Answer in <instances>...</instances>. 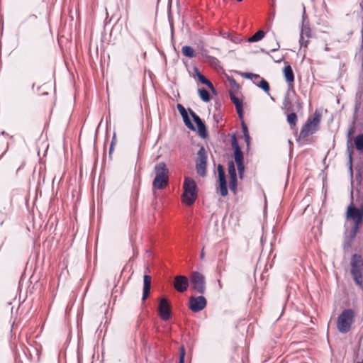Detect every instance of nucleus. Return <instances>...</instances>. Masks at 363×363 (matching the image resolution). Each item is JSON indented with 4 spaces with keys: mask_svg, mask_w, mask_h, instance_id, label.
I'll return each mask as SVG.
<instances>
[{
    "mask_svg": "<svg viewBox=\"0 0 363 363\" xmlns=\"http://www.w3.org/2000/svg\"><path fill=\"white\" fill-rule=\"evenodd\" d=\"M347 217L354 220V225L348 235H346L343 242V248L345 250H349L352 247V243L354 240L359 225L363 220V207L357 208L352 205L349 206L347 211Z\"/></svg>",
    "mask_w": 363,
    "mask_h": 363,
    "instance_id": "f257e3e1",
    "label": "nucleus"
},
{
    "mask_svg": "<svg viewBox=\"0 0 363 363\" xmlns=\"http://www.w3.org/2000/svg\"><path fill=\"white\" fill-rule=\"evenodd\" d=\"M155 177L152 181V189H163L169 184V169L164 162L157 163L153 171Z\"/></svg>",
    "mask_w": 363,
    "mask_h": 363,
    "instance_id": "f03ea898",
    "label": "nucleus"
},
{
    "mask_svg": "<svg viewBox=\"0 0 363 363\" xmlns=\"http://www.w3.org/2000/svg\"><path fill=\"white\" fill-rule=\"evenodd\" d=\"M182 201L186 206H191L197 199V186L190 177H185L183 184Z\"/></svg>",
    "mask_w": 363,
    "mask_h": 363,
    "instance_id": "7ed1b4c3",
    "label": "nucleus"
},
{
    "mask_svg": "<svg viewBox=\"0 0 363 363\" xmlns=\"http://www.w3.org/2000/svg\"><path fill=\"white\" fill-rule=\"evenodd\" d=\"M351 274L357 286L363 289V259L354 254L351 259Z\"/></svg>",
    "mask_w": 363,
    "mask_h": 363,
    "instance_id": "20e7f679",
    "label": "nucleus"
},
{
    "mask_svg": "<svg viewBox=\"0 0 363 363\" xmlns=\"http://www.w3.org/2000/svg\"><path fill=\"white\" fill-rule=\"evenodd\" d=\"M354 318V311L352 309H344L339 315L337 320V328L340 333L345 334L351 329Z\"/></svg>",
    "mask_w": 363,
    "mask_h": 363,
    "instance_id": "39448f33",
    "label": "nucleus"
},
{
    "mask_svg": "<svg viewBox=\"0 0 363 363\" xmlns=\"http://www.w3.org/2000/svg\"><path fill=\"white\" fill-rule=\"evenodd\" d=\"M320 122V114L318 111H315L313 113V118H308L302 126L300 131V136L304 138L315 133L318 130Z\"/></svg>",
    "mask_w": 363,
    "mask_h": 363,
    "instance_id": "423d86ee",
    "label": "nucleus"
},
{
    "mask_svg": "<svg viewBox=\"0 0 363 363\" xmlns=\"http://www.w3.org/2000/svg\"><path fill=\"white\" fill-rule=\"evenodd\" d=\"M189 283L194 290L201 294L206 291V279L201 273L194 271L191 273L189 277Z\"/></svg>",
    "mask_w": 363,
    "mask_h": 363,
    "instance_id": "0eeeda50",
    "label": "nucleus"
},
{
    "mask_svg": "<svg viewBox=\"0 0 363 363\" xmlns=\"http://www.w3.org/2000/svg\"><path fill=\"white\" fill-rule=\"evenodd\" d=\"M197 155L199 158L196 163V173L204 177L206 176L207 155L203 146L199 148Z\"/></svg>",
    "mask_w": 363,
    "mask_h": 363,
    "instance_id": "6e6552de",
    "label": "nucleus"
},
{
    "mask_svg": "<svg viewBox=\"0 0 363 363\" xmlns=\"http://www.w3.org/2000/svg\"><path fill=\"white\" fill-rule=\"evenodd\" d=\"M207 301L203 296H191L189 301V308L193 312L202 311L206 306Z\"/></svg>",
    "mask_w": 363,
    "mask_h": 363,
    "instance_id": "1a4fd4ad",
    "label": "nucleus"
},
{
    "mask_svg": "<svg viewBox=\"0 0 363 363\" xmlns=\"http://www.w3.org/2000/svg\"><path fill=\"white\" fill-rule=\"evenodd\" d=\"M217 169L220 192L222 196H225L228 194V186L225 170L223 165L220 164H218Z\"/></svg>",
    "mask_w": 363,
    "mask_h": 363,
    "instance_id": "9d476101",
    "label": "nucleus"
},
{
    "mask_svg": "<svg viewBox=\"0 0 363 363\" xmlns=\"http://www.w3.org/2000/svg\"><path fill=\"white\" fill-rule=\"evenodd\" d=\"M159 315L163 320H167L171 317L170 304L167 298H162L158 306Z\"/></svg>",
    "mask_w": 363,
    "mask_h": 363,
    "instance_id": "9b49d317",
    "label": "nucleus"
},
{
    "mask_svg": "<svg viewBox=\"0 0 363 363\" xmlns=\"http://www.w3.org/2000/svg\"><path fill=\"white\" fill-rule=\"evenodd\" d=\"M189 285V279L183 275L176 276L174 277V287L180 293L186 291Z\"/></svg>",
    "mask_w": 363,
    "mask_h": 363,
    "instance_id": "f8f14e48",
    "label": "nucleus"
},
{
    "mask_svg": "<svg viewBox=\"0 0 363 363\" xmlns=\"http://www.w3.org/2000/svg\"><path fill=\"white\" fill-rule=\"evenodd\" d=\"M231 145L234 150V160L236 164L244 163L243 153L237 141L235 134L231 136Z\"/></svg>",
    "mask_w": 363,
    "mask_h": 363,
    "instance_id": "ddd939ff",
    "label": "nucleus"
},
{
    "mask_svg": "<svg viewBox=\"0 0 363 363\" xmlns=\"http://www.w3.org/2000/svg\"><path fill=\"white\" fill-rule=\"evenodd\" d=\"M312 37V33L311 28L305 26L303 23H302L300 38H299V44L300 47L306 48L309 43V39Z\"/></svg>",
    "mask_w": 363,
    "mask_h": 363,
    "instance_id": "4468645a",
    "label": "nucleus"
},
{
    "mask_svg": "<svg viewBox=\"0 0 363 363\" xmlns=\"http://www.w3.org/2000/svg\"><path fill=\"white\" fill-rule=\"evenodd\" d=\"M229 95L231 101L233 102V104L235 106V108L237 111V113L238 114V116L240 119L243 117V104L242 100L238 99L233 91H229Z\"/></svg>",
    "mask_w": 363,
    "mask_h": 363,
    "instance_id": "2eb2a0df",
    "label": "nucleus"
},
{
    "mask_svg": "<svg viewBox=\"0 0 363 363\" xmlns=\"http://www.w3.org/2000/svg\"><path fill=\"white\" fill-rule=\"evenodd\" d=\"M151 287V277L149 275H144L143 277V293L142 300L145 301L150 294Z\"/></svg>",
    "mask_w": 363,
    "mask_h": 363,
    "instance_id": "dca6fc26",
    "label": "nucleus"
},
{
    "mask_svg": "<svg viewBox=\"0 0 363 363\" xmlns=\"http://www.w3.org/2000/svg\"><path fill=\"white\" fill-rule=\"evenodd\" d=\"M282 110L285 113L294 111V104L292 103V101L290 99V94L289 91H287L284 95L283 104H282Z\"/></svg>",
    "mask_w": 363,
    "mask_h": 363,
    "instance_id": "f3484780",
    "label": "nucleus"
},
{
    "mask_svg": "<svg viewBox=\"0 0 363 363\" xmlns=\"http://www.w3.org/2000/svg\"><path fill=\"white\" fill-rule=\"evenodd\" d=\"M283 72L286 82L288 83L289 86H292V84L294 82V74L291 67L290 65L285 66Z\"/></svg>",
    "mask_w": 363,
    "mask_h": 363,
    "instance_id": "a211bd4d",
    "label": "nucleus"
},
{
    "mask_svg": "<svg viewBox=\"0 0 363 363\" xmlns=\"http://www.w3.org/2000/svg\"><path fill=\"white\" fill-rule=\"evenodd\" d=\"M353 132V129L351 128L348 130V133H347V137H348V140H347V155H348V160H347V164H348V166H349V169L350 171L352 170V150H351V147L349 145L350 141V138L351 137V135Z\"/></svg>",
    "mask_w": 363,
    "mask_h": 363,
    "instance_id": "6ab92c4d",
    "label": "nucleus"
},
{
    "mask_svg": "<svg viewBox=\"0 0 363 363\" xmlns=\"http://www.w3.org/2000/svg\"><path fill=\"white\" fill-rule=\"evenodd\" d=\"M256 80H258L259 82H254V84L257 87L262 89L265 93L269 94V83L263 78L259 76V78H256Z\"/></svg>",
    "mask_w": 363,
    "mask_h": 363,
    "instance_id": "aec40b11",
    "label": "nucleus"
},
{
    "mask_svg": "<svg viewBox=\"0 0 363 363\" xmlns=\"http://www.w3.org/2000/svg\"><path fill=\"white\" fill-rule=\"evenodd\" d=\"M193 70L200 83L206 86L211 84V82L200 72L196 67H194Z\"/></svg>",
    "mask_w": 363,
    "mask_h": 363,
    "instance_id": "412c9836",
    "label": "nucleus"
},
{
    "mask_svg": "<svg viewBox=\"0 0 363 363\" xmlns=\"http://www.w3.org/2000/svg\"><path fill=\"white\" fill-rule=\"evenodd\" d=\"M182 52L184 56L188 57L189 58H193L196 57L194 50L191 46L189 45L183 46L182 48Z\"/></svg>",
    "mask_w": 363,
    "mask_h": 363,
    "instance_id": "4be33fe9",
    "label": "nucleus"
},
{
    "mask_svg": "<svg viewBox=\"0 0 363 363\" xmlns=\"http://www.w3.org/2000/svg\"><path fill=\"white\" fill-rule=\"evenodd\" d=\"M265 33L263 30H259L252 36L247 39L248 42L254 43L261 40L264 37Z\"/></svg>",
    "mask_w": 363,
    "mask_h": 363,
    "instance_id": "5701e85b",
    "label": "nucleus"
},
{
    "mask_svg": "<svg viewBox=\"0 0 363 363\" xmlns=\"http://www.w3.org/2000/svg\"><path fill=\"white\" fill-rule=\"evenodd\" d=\"M198 93L201 99L204 102H208L211 100L210 94L205 89H199Z\"/></svg>",
    "mask_w": 363,
    "mask_h": 363,
    "instance_id": "b1692460",
    "label": "nucleus"
},
{
    "mask_svg": "<svg viewBox=\"0 0 363 363\" xmlns=\"http://www.w3.org/2000/svg\"><path fill=\"white\" fill-rule=\"evenodd\" d=\"M196 126H197L199 134L201 136V138H203V139L207 138L208 132H207V129H206V125L204 124V123L201 122V123H199L198 125H196Z\"/></svg>",
    "mask_w": 363,
    "mask_h": 363,
    "instance_id": "393cba45",
    "label": "nucleus"
},
{
    "mask_svg": "<svg viewBox=\"0 0 363 363\" xmlns=\"http://www.w3.org/2000/svg\"><path fill=\"white\" fill-rule=\"evenodd\" d=\"M354 145L359 151H363V133L357 135L354 140Z\"/></svg>",
    "mask_w": 363,
    "mask_h": 363,
    "instance_id": "a878e982",
    "label": "nucleus"
},
{
    "mask_svg": "<svg viewBox=\"0 0 363 363\" xmlns=\"http://www.w3.org/2000/svg\"><path fill=\"white\" fill-rule=\"evenodd\" d=\"M228 174H229L230 178H233V177H237L236 169H235L233 161L228 162Z\"/></svg>",
    "mask_w": 363,
    "mask_h": 363,
    "instance_id": "bb28decb",
    "label": "nucleus"
},
{
    "mask_svg": "<svg viewBox=\"0 0 363 363\" xmlns=\"http://www.w3.org/2000/svg\"><path fill=\"white\" fill-rule=\"evenodd\" d=\"M297 121V116L294 111H291L289 114L287 115V122L292 127L295 126Z\"/></svg>",
    "mask_w": 363,
    "mask_h": 363,
    "instance_id": "cd10ccee",
    "label": "nucleus"
},
{
    "mask_svg": "<svg viewBox=\"0 0 363 363\" xmlns=\"http://www.w3.org/2000/svg\"><path fill=\"white\" fill-rule=\"evenodd\" d=\"M183 118V121H184V123L185 124V125L189 128L191 130H195L196 128H195V126L194 125V124L191 123V120L189 119L188 115L182 117Z\"/></svg>",
    "mask_w": 363,
    "mask_h": 363,
    "instance_id": "c85d7f7f",
    "label": "nucleus"
},
{
    "mask_svg": "<svg viewBox=\"0 0 363 363\" xmlns=\"http://www.w3.org/2000/svg\"><path fill=\"white\" fill-rule=\"evenodd\" d=\"M183 118V121H184V123L185 124V125L189 128L191 130H195L196 128H195V126L194 125V124L191 123V120L189 119L188 115L182 117Z\"/></svg>",
    "mask_w": 363,
    "mask_h": 363,
    "instance_id": "c756f323",
    "label": "nucleus"
},
{
    "mask_svg": "<svg viewBox=\"0 0 363 363\" xmlns=\"http://www.w3.org/2000/svg\"><path fill=\"white\" fill-rule=\"evenodd\" d=\"M189 113L191 116L192 119L194 120V123H196V125H198L199 123L203 122L200 117L193 110L189 108Z\"/></svg>",
    "mask_w": 363,
    "mask_h": 363,
    "instance_id": "7c9ffc66",
    "label": "nucleus"
},
{
    "mask_svg": "<svg viewBox=\"0 0 363 363\" xmlns=\"http://www.w3.org/2000/svg\"><path fill=\"white\" fill-rule=\"evenodd\" d=\"M237 184H238L237 177L230 178L229 188L231 191L235 193Z\"/></svg>",
    "mask_w": 363,
    "mask_h": 363,
    "instance_id": "2f4dec72",
    "label": "nucleus"
},
{
    "mask_svg": "<svg viewBox=\"0 0 363 363\" xmlns=\"http://www.w3.org/2000/svg\"><path fill=\"white\" fill-rule=\"evenodd\" d=\"M186 355V351L184 345L179 347V357L178 363H184V359Z\"/></svg>",
    "mask_w": 363,
    "mask_h": 363,
    "instance_id": "473e14b6",
    "label": "nucleus"
},
{
    "mask_svg": "<svg viewBox=\"0 0 363 363\" xmlns=\"http://www.w3.org/2000/svg\"><path fill=\"white\" fill-rule=\"evenodd\" d=\"M236 165H237V169H238L239 177L240 179H242L243 178L244 172H245L244 163L236 164Z\"/></svg>",
    "mask_w": 363,
    "mask_h": 363,
    "instance_id": "72a5a7b5",
    "label": "nucleus"
},
{
    "mask_svg": "<svg viewBox=\"0 0 363 363\" xmlns=\"http://www.w3.org/2000/svg\"><path fill=\"white\" fill-rule=\"evenodd\" d=\"M177 107V109H178L179 113L181 114L182 117H184V116L188 115L186 110L182 104H178Z\"/></svg>",
    "mask_w": 363,
    "mask_h": 363,
    "instance_id": "f704fd0d",
    "label": "nucleus"
},
{
    "mask_svg": "<svg viewBox=\"0 0 363 363\" xmlns=\"http://www.w3.org/2000/svg\"><path fill=\"white\" fill-rule=\"evenodd\" d=\"M243 76H244V77H245L247 79H256V78H259V74L248 73V72L244 73Z\"/></svg>",
    "mask_w": 363,
    "mask_h": 363,
    "instance_id": "c9c22d12",
    "label": "nucleus"
},
{
    "mask_svg": "<svg viewBox=\"0 0 363 363\" xmlns=\"http://www.w3.org/2000/svg\"><path fill=\"white\" fill-rule=\"evenodd\" d=\"M228 82L233 85L235 89H238L239 85L233 77H228Z\"/></svg>",
    "mask_w": 363,
    "mask_h": 363,
    "instance_id": "e433bc0d",
    "label": "nucleus"
},
{
    "mask_svg": "<svg viewBox=\"0 0 363 363\" xmlns=\"http://www.w3.org/2000/svg\"><path fill=\"white\" fill-rule=\"evenodd\" d=\"M241 127H242L243 135H248L249 134L248 128H247V125L245 123V122L242 121L241 123Z\"/></svg>",
    "mask_w": 363,
    "mask_h": 363,
    "instance_id": "4c0bfd02",
    "label": "nucleus"
},
{
    "mask_svg": "<svg viewBox=\"0 0 363 363\" xmlns=\"http://www.w3.org/2000/svg\"><path fill=\"white\" fill-rule=\"evenodd\" d=\"M115 140H116V136L113 135V137L112 138V140H111V145H110L109 154H111V152L113 151V145L115 144Z\"/></svg>",
    "mask_w": 363,
    "mask_h": 363,
    "instance_id": "58836bf2",
    "label": "nucleus"
},
{
    "mask_svg": "<svg viewBox=\"0 0 363 363\" xmlns=\"http://www.w3.org/2000/svg\"><path fill=\"white\" fill-rule=\"evenodd\" d=\"M244 139H245V141L246 143V145L248 147L250 145V135H244Z\"/></svg>",
    "mask_w": 363,
    "mask_h": 363,
    "instance_id": "ea45409f",
    "label": "nucleus"
},
{
    "mask_svg": "<svg viewBox=\"0 0 363 363\" xmlns=\"http://www.w3.org/2000/svg\"><path fill=\"white\" fill-rule=\"evenodd\" d=\"M280 48L279 43L277 41L275 47L270 50L271 52L277 51Z\"/></svg>",
    "mask_w": 363,
    "mask_h": 363,
    "instance_id": "a19ab883",
    "label": "nucleus"
},
{
    "mask_svg": "<svg viewBox=\"0 0 363 363\" xmlns=\"http://www.w3.org/2000/svg\"><path fill=\"white\" fill-rule=\"evenodd\" d=\"M207 86L211 90L213 94H216V90L215 89V88L211 82V84L207 85Z\"/></svg>",
    "mask_w": 363,
    "mask_h": 363,
    "instance_id": "79ce46f5",
    "label": "nucleus"
},
{
    "mask_svg": "<svg viewBox=\"0 0 363 363\" xmlns=\"http://www.w3.org/2000/svg\"><path fill=\"white\" fill-rule=\"evenodd\" d=\"M231 40L235 43H240L242 41V39L240 38H231Z\"/></svg>",
    "mask_w": 363,
    "mask_h": 363,
    "instance_id": "37998d69",
    "label": "nucleus"
},
{
    "mask_svg": "<svg viewBox=\"0 0 363 363\" xmlns=\"http://www.w3.org/2000/svg\"><path fill=\"white\" fill-rule=\"evenodd\" d=\"M204 56H206V57H208V59L211 60V62H216V61H218L217 58L215 57H213V56H208L206 54H203Z\"/></svg>",
    "mask_w": 363,
    "mask_h": 363,
    "instance_id": "c03bdc74",
    "label": "nucleus"
},
{
    "mask_svg": "<svg viewBox=\"0 0 363 363\" xmlns=\"http://www.w3.org/2000/svg\"><path fill=\"white\" fill-rule=\"evenodd\" d=\"M214 107L216 111H220V104L218 101H216L214 104Z\"/></svg>",
    "mask_w": 363,
    "mask_h": 363,
    "instance_id": "a18cd8bd",
    "label": "nucleus"
},
{
    "mask_svg": "<svg viewBox=\"0 0 363 363\" xmlns=\"http://www.w3.org/2000/svg\"><path fill=\"white\" fill-rule=\"evenodd\" d=\"M297 109L299 110L301 108V104L300 103L299 100H297L296 101Z\"/></svg>",
    "mask_w": 363,
    "mask_h": 363,
    "instance_id": "49530a36",
    "label": "nucleus"
},
{
    "mask_svg": "<svg viewBox=\"0 0 363 363\" xmlns=\"http://www.w3.org/2000/svg\"><path fill=\"white\" fill-rule=\"evenodd\" d=\"M200 258L201 259H203L204 258V252H203V249L201 250V252L200 253Z\"/></svg>",
    "mask_w": 363,
    "mask_h": 363,
    "instance_id": "de8ad7c7",
    "label": "nucleus"
},
{
    "mask_svg": "<svg viewBox=\"0 0 363 363\" xmlns=\"http://www.w3.org/2000/svg\"><path fill=\"white\" fill-rule=\"evenodd\" d=\"M218 117H219V116H218V115H216V114H214V115H213V118H214V119H215L217 122H218Z\"/></svg>",
    "mask_w": 363,
    "mask_h": 363,
    "instance_id": "09e8293b",
    "label": "nucleus"
},
{
    "mask_svg": "<svg viewBox=\"0 0 363 363\" xmlns=\"http://www.w3.org/2000/svg\"><path fill=\"white\" fill-rule=\"evenodd\" d=\"M260 50H261V52H265V53H267V54H269V52L266 51V50H265L264 49H263V48H262Z\"/></svg>",
    "mask_w": 363,
    "mask_h": 363,
    "instance_id": "8fccbe9b",
    "label": "nucleus"
},
{
    "mask_svg": "<svg viewBox=\"0 0 363 363\" xmlns=\"http://www.w3.org/2000/svg\"><path fill=\"white\" fill-rule=\"evenodd\" d=\"M281 60H282V58H281L280 60H277L276 62H279L281 61Z\"/></svg>",
    "mask_w": 363,
    "mask_h": 363,
    "instance_id": "3c124183",
    "label": "nucleus"
},
{
    "mask_svg": "<svg viewBox=\"0 0 363 363\" xmlns=\"http://www.w3.org/2000/svg\"><path fill=\"white\" fill-rule=\"evenodd\" d=\"M259 82V81H258V80H256V79H253V82Z\"/></svg>",
    "mask_w": 363,
    "mask_h": 363,
    "instance_id": "603ef678",
    "label": "nucleus"
},
{
    "mask_svg": "<svg viewBox=\"0 0 363 363\" xmlns=\"http://www.w3.org/2000/svg\"><path fill=\"white\" fill-rule=\"evenodd\" d=\"M238 1H242V0H237Z\"/></svg>",
    "mask_w": 363,
    "mask_h": 363,
    "instance_id": "864d4df0",
    "label": "nucleus"
}]
</instances>
